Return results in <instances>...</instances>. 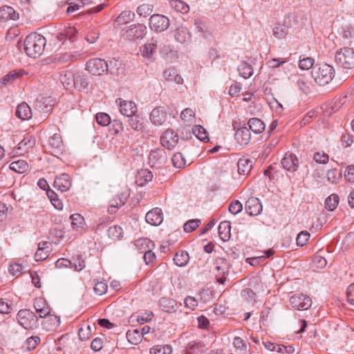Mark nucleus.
<instances>
[{
	"mask_svg": "<svg viewBox=\"0 0 354 354\" xmlns=\"http://www.w3.org/2000/svg\"><path fill=\"white\" fill-rule=\"evenodd\" d=\"M24 45L26 55L35 59L43 54L46 45V39L44 36L34 32L26 37Z\"/></svg>",
	"mask_w": 354,
	"mask_h": 354,
	"instance_id": "1",
	"label": "nucleus"
},
{
	"mask_svg": "<svg viewBox=\"0 0 354 354\" xmlns=\"http://www.w3.org/2000/svg\"><path fill=\"white\" fill-rule=\"evenodd\" d=\"M311 75L315 82L319 86L328 84L335 76L334 68L327 64H319L313 67Z\"/></svg>",
	"mask_w": 354,
	"mask_h": 354,
	"instance_id": "2",
	"label": "nucleus"
},
{
	"mask_svg": "<svg viewBox=\"0 0 354 354\" xmlns=\"http://www.w3.org/2000/svg\"><path fill=\"white\" fill-rule=\"evenodd\" d=\"M335 62L340 66L346 69L354 68V49L344 47L335 53Z\"/></svg>",
	"mask_w": 354,
	"mask_h": 354,
	"instance_id": "3",
	"label": "nucleus"
},
{
	"mask_svg": "<svg viewBox=\"0 0 354 354\" xmlns=\"http://www.w3.org/2000/svg\"><path fill=\"white\" fill-rule=\"evenodd\" d=\"M167 155L165 149L158 148L151 150L149 155V165L152 168H162L167 163Z\"/></svg>",
	"mask_w": 354,
	"mask_h": 354,
	"instance_id": "4",
	"label": "nucleus"
},
{
	"mask_svg": "<svg viewBox=\"0 0 354 354\" xmlns=\"http://www.w3.org/2000/svg\"><path fill=\"white\" fill-rule=\"evenodd\" d=\"M107 62L102 59L93 58L86 62V70L93 75H100L107 72Z\"/></svg>",
	"mask_w": 354,
	"mask_h": 354,
	"instance_id": "5",
	"label": "nucleus"
},
{
	"mask_svg": "<svg viewBox=\"0 0 354 354\" xmlns=\"http://www.w3.org/2000/svg\"><path fill=\"white\" fill-rule=\"evenodd\" d=\"M169 26V19L159 14L153 15L149 19V26L151 30L156 32H161L168 28Z\"/></svg>",
	"mask_w": 354,
	"mask_h": 354,
	"instance_id": "6",
	"label": "nucleus"
},
{
	"mask_svg": "<svg viewBox=\"0 0 354 354\" xmlns=\"http://www.w3.org/2000/svg\"><path fill=\"white\" fill-rule=\"evenodd\" d=\"M290 303L293 308L300 310H305L311 306L312 300L307 295L296 294L290 297Z\"/></svg>",
	"mask_w": 354,
	"mask_h": 354,
	"instance_id": "7",
	"label": "nucleus"
},
{
	"mask_svg": "<svg viewBox=\"0 0 354 354\" xmlns=\"http://www.w3.org/2000/svg\"><path fill=\"white\" fill-rule=\"evenodd\" d=\"M178 142V136L172 129L166 130L160 137V142L164 148L173 149Z\"/></svg>",
	"mask_w": 354,
	"mask_h": 354,
	"instance_id": "8",
	"label": "nucleus"
},
{
	"mask_svg": "<svg viewBox=\"0 0 354 354\" xmlns=\"http://www.w3.org/2000/svg\"><path fill=\"white\" fill-rule=\"evenodd\" d=\"M147 34V27L143 24H133L127 30L125 35L130 40L143 38Z\"/></svg>",
	"mask_w": 354,
	"mask_h": 354,
	"instance_id": "9",
	"label": "nucleus"
},
{
	"mask_svg": "<svg viewBox=\"0 0 354 354\" xmlns=\"http://www.w3.org/2000/svg\"><path fill=\"white\" fill-rule=\"evenodd\" d=\"M34 313L28 309H22L17 313V319L20 325H21L26 330L32 328L30 322H35Z\"/></svg>",
	"mask_w": 354,
	"mask_h": 354,
	"instance_id": "10",
	"label": "nucleus"
},
{
	"mask_svg": "<svg viewBox=\"0 0 354 354\" xmlns=\"http://www.w3.org/2000/svg\"><path fill=\"white\" fill-rule=\"evenodd\" d=\"M281 163L285 169L290 172L296 171L299 167V160L293 153H286Z\"/></svg>",
	"mask_w": 354,
	"mask_h": 354,
	"instance_id": "11",
	"label": "nucleus"
},
{
	"mask_svg": "<svg viewBox=\"0 0 354 354\" xmlns=\"http://www.w3.org/2000/svg\"><path fill=\"white\" fill-rule=\"evenodd\" d=\"M263 206L259 198H250L245 203V210L250 216H257L262 212Z\"/></svg>",
	"mask_w": 354,
	"mask_h": 354,
	"instance_id": "12",
	"label": "nucleus"
},
{
	"mask_svg": "<svg viewBox=\"0 0 354 354\" xmlns=\"http://www.w3.org/2000/svg\"><path fill=\"white\" fill-rule=\"evenodd\" d=\"M72 185L71 179L68 174L63 173L57 176L54 181V187L62 192H66L70 189Z\"/></svg>",
	"mask_w": 354,
	"mask_h": 354,
	"instance_id": "13",
	"label": "nucleus"
},
{
	"mask_svg": "<svg viewBox=\"0 0 354 354\" xmlns=\"http://www.w3.org/2000/svg\"><path fill=\"white\" fill-rule=\"evenodd\" d=\"M146 221L151 225H159L163 221V216L161 209L153 208L149 211L145 216Z\"/></svg>",
	"mask_w": 354,
	"mask_h": 354,
	"instance_id": "14",
	"label": "nucleus"
},
{
	"mask_svg": "<svg viewBox=\"0 0 354 354\" xmlns=\"http://www.w3.org/2000/svg\"><path fill=\"white\" fill-rule=\"evenodd\" d=\"M120 101V113L126 116H133L137 112V106L136 104L132 101H125L119 98L116 100Z\"/></svg>",
	"mask_w": 354,
	"mask_h": 354,
	"instance_id": "15",
	"label": "nucleus"
},
{
	"mask_svg": "<svg viewBox=\"0 0 354 354\" xmlns=\"http://www.w3.org/2000/svg\"><path fill=\"white\" fill-rule=\"evenodd\" d=\"M151 122L156 125L163 124L167 120V113L162 107L153 109L150 114Z\"/></svg>",
	"mask_w": 354,
	"mask_h": 354,
	"instance_id": "16",
	"label": "nucleus"
},
{
	"mask_svg": "<svg viewBox=\"0 0 354 354\" xmlns=\"http://www.w3.org/2000/svg\"><path fill=\"white\" fill-rule=\"evenodd\" d=\"M234 138L241 145H246L251 139L250 129L246 127L238 129L234 134Z\"/></svg>",
	"mask_w": 354,
	"mask_h": 354,
	"instance_id": "17",
	"label": "nucleus"
},
{
	"mask_svg": "<svg viewBox=\"0 0 354 354\" xmlns=\"http://www.w3.org/2000/svg\"><path fill=\"white\" fill-rule=\"evenodd\" d=\"M35 145V140L32 136L25 137L15 148V152L18 154L26 153L29 149H31Z\"/></svg>",
	"mask_w": 354,
	"mask_h": 354,
	"instance_id": "18",
	"label": "nucleus"
},
{
	"mask_svg": "<svg viewBox=\"0 0 354 354\" xmlns=\"http://www.w3.org/2000/svg\"><path fill=\"white\" fill-rule=\"evenodd\" d=\"M34 307L41 318L46 317L50 313V309L47 302L43 298H36L34 301Z\"/></svg>",
	"mask_w": 354,
	"mask_h": 354,
	"instance_id": "19",
	"label": "nucleus"
},
{
	"mask_svg": "<svg viewBox=\"0 0 354 354\" xmlns=\"http://www.w3.org/2000/svg\"><path fill=\"white\" fill-rule=\"evenodd\" d=\"M263 344L268 351L279 353H292L294 351V348L292 346H286L283 344H277L270 342H263Z\"/></svg>",
	"mask_w": 354,
	"mask_h": 354,
	"instance_id": "20",
	"label": "nucleus"
},
{
	"mask_svg": "<svg viewBox=\"0 0 354 354\" xmlns=\"http://www.w3.org/2000/svg\"><path fill=\"white\" fill-rule=\"evenodd\" d=\"M136 183L138 186L142 187L152 180L153 174L149 169H145L138 171Z\"/></svg>",
	"mask_w": 354,
	"mask_h": 354,
	"instance_id": "21",
	"label": "nucleus"
},
{
	"mask_svg": "<svg viewBox=\"0 0 354 354\" xmlns=\"http://www.w3.org/2000/svg\"><path fill=\"white\" fill-rule=\"evenodd\" d=\"M19 18L17 13L12 7L4 6L0 8V19L3 21L9 19L16 20Z\"/></svg>",
	"mask_w": 354,
	"mask_h": 354,
	"instance_id": "22",
	"label": "nucleus"
},
{
	"mask_svg": "<svg viewBox=\"0 0 354 354\" xmlns=\"http://www.w3.org/2000/svg\"><path fill=\"white\" fill-rule=\"evenodd\" d=\"M214 268L217 272L216 276L227 275L229 273L230 264L226 259L222 257H218L214 261Z\"/></svg>",
	"mask_w": 354,
	"mask_h": 354,
	"instance_id": "23",
	"label": "nucleus"
},
{
	"mask_svg": "<svg viewBox=\"0 0 354 354\" xmlns=\"http://www.w3.org/2000/svg\"><path fill=\"white\" fill-rule=\"evenodd\" d=\"M32 111L28 104L26 102L18 105L16 110V115L22 120H29L32 118Z\"/></svg>",
	"mask_w": 354,
	"mask_h": 354,
	"instance_id": "24",
	"label": "nucleus"
},
{
	"mask_svg": "<svg viewBox=\"0 0 354 354\" xmlns=\"http://www.w3.org/2000/svg\"><path fill=\"white\" fill-rule=\"evenodd\" d=\"M175 39L180 44H187L191 40V35L186 27L178 28L175 31Z\"/></svg>",
	"mask_w": 354,
	"mask_h": 354,
	"instance_id": "25",
	"label": "nucleus"
},
{
	"mask_svg": "<svg viewBox=\"0 0 354 354\" xmlns=\"http://www.w3.org/2000/svg\"><path fill=\"white\" fill-rule=\"evenodd\" d=\"M253 166V161L248 158H240L237 162L238 171L239 174L247 175L249 174Z\"/></svg>",
	"mask_w": 354,
	"mask_h": 354,
	"instance_id": "26",
	"label": "nucleus"
},
{
	"mask_svg": "<svg viewBox=\"0 0 354 354\" xmlns=\"http://www.w3.org/2000/svg\"><path fill=\"white\" fill-rule=\"evenodd\" d=\"M248 125L249 129L256 134L262 133L266 128L264 122L257 118H250L248 122Z\"/></svg>",
	"mask_w": 354,
	"mask_h": 354,
	"instance_id": "27",
	"label": "nucleus"
},
{
	"mask_svg": "<svg viewBox=\"0 0 354 354\" xmlns=\"http://www.w3.org/2000/svg\"><path fill=\"white\" fill-rule=\"evenodd\" d=\"M127 122L131 128L135 131H142L144 128V119L139 115H134L133 116L127 117Z\"/></svg>",
	"mask_w": 354,
	"mask_h": 354,
	"instance_id": "28",
	"label": "nucleus"
},
{
	"mask_svg": "<svg viewBox=\"0 0 354 354\" xmlns=\"http://www.w3.org/2000/svg\"><path fill=\"white\" fill-rule=\"evenodd\" d=\"M218 234L221 239L223 241H227L231 236V223L225 221L221 222L218 225Z\"/></svg>",
	"mask_w": 354,
	"mask_h": 354,
	"instance_id": "29",
	"label": "nucleus"
},
{
	"mask_svg": "<svg viewBox=\"0 0 354 354\" xmlns=\"http://www.w3.org/2000/svg\"><path fill=\"white\" fill-rule=\"evenodd\" d=\"M173 260L177 266L184 267L189 261V255L185 250H179L174 255Z\"/></svg>",
	"mask_w": 354,
	"mask_h": 354,
	"instance_id": "30",
	"label": "nucleus"
},
{
	"mask_svg": "<svg viewBox=\"0 0 354 354\" xmlns=\"http://www.w3.org/2000/svg\"><path fill=\"white\" fill-rule=\"evenodd\" d=\"M46 319L44 322L43 324L44 326V328L46 330H53L56 329L57 327H58L60 324V319L59 317L53 315H50V313L44 317Z\"/></svg>",
	"mask_w": 354,
	"mask_h": 354,
	"instance_id": "31",
	"label": "nucleus"
},
{
	"mask_svg": "<svg viewBox=\"0 0 354 354\" xmlns=\"http://www.w3.org/2000/svg\"><path fill=\"white\" fill-rule=\"evenodd\" d=\"M9 167L18 174H23L28 170V165L25 160H19L11 162Z\"/></svg>",
	"mask_w": 354,
	"mask_h": 354,
	"instance_id": "32",
	"label": "nucleus"
},
{
	"mask_svg": "<svg viewBox=\"0 0 354 354\" xmlns=\"http://www.w3.org/2000/svg\"><path fill=\"white\" fill-rule=\"evenodd\" d=\"M238 71L240 75L244 79H248L253 75V68L250 64L245 62L240 64L238 67Z\"/></svg>",
	"mask_w": 354,
	"mask_h": 354,
	"instance_id": "33",
	"label": "nucleus"
},
{
	"mask_svg": "<svg viewBox=\"0 0 354 354\" xmlns=\"http://www.w3.org/2000/svg\"><path fill=\"white\" fill-rule=\"evenodd\" d=\"M74 77L75 75H73L71 72H66L63 74H61L60 81L66 89H70L73 86Z\"/></svg>",
	"mask_w": 354,
	"mask_h": 354,
	"instance_id": "34",
	"label": "nucleus"
},
{
	"mask_svg": "<svg viewBox=\"0 0 354 354\" xmlns=\"http://www.w3.org/2000/svg\"><path fill=\"white\" fill-rule=\"evenodd\" d=\"M40 342V337L38 336H31L26 339L22 345V348L26 351H30L35 348Z\"/></svg>",
	"mask_w": 354,
	"mask_h": 354,
	"instance_id": "35",
	"label": "nucleus"
},
{
	"mask_svg": "<svg viewBox=\"0 0 354 354\" xmlns=\"http://www.w3.org/2000/svg\"><path fill=\"white\" fill-rule=\"evenodd\" d=\"M192 132L195 136L203 142L209 141V137L206 129L201 125H195L192 128Z\"/></svg>",
	"mask_w": 354,
	"mask_h": 354,
	"instance_id": "36",
	"label": "nucleus"
},
{
	"mask_svg": "<svg viewBox=\"0 0 354 354\" xmlns=\"http://www.w3.org/2000/svg\"><path fill=\"white\" fill-rule=\"evenodd\" d=\"M48 145L52 149H61L63 146L62 136L58 133L53 134L49 138Z\"/></svg>",
	"mask_w": 354,
	"mask_h": 354,
	"instance_id": "37",
	"label": "nucleus"
},
{
	"mask_svg": "<svg viewBox=\"0 0 354 354\" xmlns=\"http://www.w3.org/2000/svg\"><path fill=\"white\" fill-rule=\"evenodd\" d=\"M23 73H24V71H10L9 73H8L7 75H6L5 76H3L1 78V83L4 86H6L8 84L15 81V80H17V78L21 77Z\"/></svg>",
	"mask_w": 354,
	"mask_h": 354,
	"instance_id": "38",
	"label": "nucleus"
},
{
	"mask_svg": "<svg viewBox=\"0 0 354 354\" xmlns=\"http://www.w3.org/2000/svg\"><path fill=\"white\" fill-rule=\"evenodd\" d=\"M88 85V78L80 73H76L74 77L73 86L78 88L79 89L86 88Z\"/></svg>",
	"mask_w": 354,
	"mask_h": 354,
	"instance_id": "39",
	"label": "nucleus"
},
{
	"mask_svg": "<svg viewBox=\"0 0 354 354\" xmlns=\"http://www.w3.org/2000/svg\"><path fill=\"white\" fill-rule=\"evenodd\" d=\"M134 15V13L130 10H124L116 18L115 23L118 24H127L133 19Z\"/></svg>",
	"mask_w": 354,
	"mask_h": 354,
	"instance_id": "40",
	"label": "nucleus"
},
{
	"mask_svg": "<svg viewBox=\"0 0 354 354\" xmlns=\"http://www.w3.org/2000/svg\"><path fill=\"white\" fill-rule=\"evenodd\" d=\"M136 246L141 251L147 250L154 248V243L147 238L140 239L136 241Z\"/></svg>",
	"mask_w": 354,
	"mask_h": 354,
	"instance_id": "41",
	"label": "nucleus"
},
{
	"mask_svg": "<svg viewBox=\"0 0 354 354\" xmlns=\"http://www.w3.org/2000/svg\"><path fill=\"white\" fill-rule=\"evenodd\" d=\"M326 177L329 183L336 184L342 179V173L337 169H331L327 171Z\"/></svg>",
	"mask_w": 354,
	"mask_h": 354,
	"instance_id": "42",
	"label": "nucleus"
},
{
	"mask_svg": "<svg viewBox=\"0 0 354 354\" xmlns=\"http://www.w3.org/2000/svg\"><path fill=\"white\" fill-rule=\"evenodd\" d=\"M71 268L76 271H81L85 268V261L82 257L80 254L73 257L71 260Z\"/></svg>",
	"mask_w": 354,
	"mask_h": 354,
	"instance_id": "43",
	"label": "nucleus"
},
{
	"mask_svg": "<svg viewBox=\"0 0 354 354\" xmlns=\"http://www.w3.org/2000/svg\"><path fill=\"white\" fill-rule=\"evenodd\" d=\"M108 236L113 240H118L122 237L123 230L118 225H113L108 230Z\"/></svg>",
	"mask_w": 354,
	"mask_h": 354,
	"instance_id": "44",
	"label": "nucleus"
},
{
	"mask_svg": "<svg viewBox=\"0 0 354 354\" xmlns=\"http://www.w3.org/2000/svg\"><path fill=\"white\" fill-rule=\"evenodd\" d=\"M127 198H128V194H127L125 193H122V196L119 197V202L111 203V204L110 205V206L108 208L109 213H110V214L115 213L116 210L119 208V207H121L126 203Z\"/></svg>",
	"mask_w": 354,
	"mask_h": 354,
	"instance_id": "45",
	"label": "nucleus"
},
{
	"mask_svg": "<svg viewBox=\"0 0 354 354\" xmlns=\"http://www.w3.org/2000/svg\"><path fill=\"white\" fill-rule=\"evenodd\" d=\"M339 203V196L335 194L330 195L325 201L326 208L329 211L334 210Z\"/></svg>",
	"mask_w": 354,
	"mask_h": 354,
	"instance_id": "46",
	"label": "nucleus"
},
{
	"mask_svg": "<svg viewBox=\"0 0 354 354\" xmlns=\"http://www.w3.org/2000/svg\"><path fill=\"white\" fill-rule=\"evenodd\" d=\"M172 348L169 345H157L150 349L151 354H171Z\"/></svg>",
	"mask_w": 354,
	"mask_h": 354,
	"instance_id": "47",
	"label": "nucleus"
},
{
	"mask_svg": "<svg viewBox=\"0 0 354 354\" xmlns=\"http://www.w3.org/2000/svg\"><path fill=\"white\" fill-rule=\"evenodd\" d=\"M157 48V42L153 39H151V41L147 42L143 48L142 50V55L145 57H150L154 53L155 50Z\"/></svg>",
	"mask_w": 354,
	"mask_h": 354,
	"instance_id": "48",
	"label": "nucleus"
},
{
	"mask_svg": "<svg viewBox=\"0 0 354 354\" xmlns=\"http://www.w3.org/2000/svg\"><path fill=\"white\" fill-rule=\"evenodd\" d=\"M144 334L145 333H125V337L131 344L137 345L142 341Z\"/></svg>",
	"mask_w": 354,
	"mask_h": 354,
	"instance_id": "49",
	"label": "nucleus"
},
{
	"mask_svg": "<svg viewBox=\"0 0 354 354\" xmlns=\"http://www.w3.org/2000/svg\"><path fill=\"white\" fill-rule=\"evenodd\" d=\"M171 5L177 12L183 14L188 12L189 10V6L186 3L180 0H173Z\"/></svg>",
	"mask_w": 354,
	"mask_h": 354,
	"instance_id": "50",
	"label": "nucleus"
},
{
	"mask_svg": "<svg viewBox=\"0 0 354 354\" xmlns=\"http://www.w3.org/2000/svg\"><path fill=\"white\" fill-rule=\"evenodd\" d=\"M175 301L170 299L162 298L160 300V305L164 311L171 313L174 311Z\"/></svg>",
	"mask_w": 354,
	"mask_h": 354,
	"instance_id": "51",
	"label": "nucleus"
},
{
	"mask_svg": "<svg viewBox=\"0 0 354 354\" xmlns=\"http://www.w3.org/2000/svg\"><path fill=\"white\" fill-rule=\"evenodd\" d=\"M153 6L150 4H142L136 9V12L144 17L150 15L153 12Z\"/></svg>",
	"mask_w": 354,
	"mask_h": 354,
	"instance_id": "52",
	"label": "nucleus"
},
{
	"mask_svg": "<svg viewBox=\"0 0 354 354\" xmlns=\"http://www.w3.org/2000/svg\"><path fill=\"white\" fill-rule=\"evenodd\" d=\"M47 195L50 200L53 206L57 209H62L63 207V204L62 201L57 198V194L54 192L53 190H48L47 192Z\"/></svg>",
	"mask_w": 354,
	"mask_h": 354,
	"instance_id": "53",
	"label": "nucleus"
},
{
	"mask_svg": "<svg viewBox=\"0 0 354 354\" xmlns=\"http://www.w3.org/2000/svg\"><path fill=\"white\" fill-rule=\"evenodd\" d=\"M121 66V62L117 59H112L107 63V72L116 75H119V68Z\"/></svg>",
	"mask_w": 354,
	"mask_h": 354,
	"instance_id": "54",
	"label": "nucleus"
},
{
	"mask_svg": "<svg viewBox=\"0 0 354 354\" xmlns=\"http://www.w3.org/2000/svg\"><path fill=\"white\" fill-rule=\"evenodd\" d=\"M313 160L317 163L325 165L329 161V156L324 151H317L313 154Z\"/></svg>",
	"mask_w": 354,
	"mask_h": 354,
	"instance_id": "55",
	"label": "nucleus"
},
{
	"mask_svg": "<svg viewBox=\"0 0 354 354\" xmlns=\"http://www.w3.org/2000/svg\"><path fill=\"white\" fill-rule=\"evenodd\" d=\"M287 34L288 28L284 25L279 24L273 28V35L279 39L284 38Z\"/></svg>",
	"mask_w": 354,
	"mask_h": 354,
	"instance_id": "56",
	"label": "nucleus"
},
{
	"mask_svg": "<svg viewBox=\"0 0 354 354\" xmlns=\"http://www.w3.org/2000/svg\"><path fill=\"white\" fill-rule=\"evenodd\" d=\"M171 161L173 165L176 168H182L185 165V160L181 153H176L172 158Z\"/></svg>",
	"mask_w": 354,
	"mask_h": 354,
	"instance_id": "57",
	"label": "nucleus"
},
{
	"mask_svg": "<svg viewBox=\"0 0 354 354\" xmlns=\"http://www.w3.org/2000/svg\"><path fill=\"white\" fill-rule=\"evenodd\" d=\"M97 122L101 126H107L111 123L110 116L105 113H98L95 115Z\"/></svg>",
	"mask_w": 354,
	"mask_h": 354,
	"instance_id": "58",
	"label": "nucleus"
},
{
	"mask_svg": "<svg viewBox=\"0 0 354 354\" xmlns=\"http://www.w3.org/2000/svg\"><path fill=\"white\" fill-rule=\"evenodd\" d=\"M201 223V220L199 219H192L187 221L183 226L184 230L186 232H192L194 230H196Z\"/></svg>",
	"mask_w": 354,
	"mask_h": 354,
	"instance_id": "59",
	"label": "nucleus"
},
{
	"mask_svg": "<svg viewBox=\"0 0 354 354\" xmlns=\"http://www.w3.org/2000/svg\"><path fill=\"white\" fill-rule=\"evenodd\" d=\"M71 225L73 228L82 227L84 223V217L80 214H74L71 216Z\"/></svg>",
	"mask_w": 354,
	"mask_h": 354,
	"instance_id": "60",
	"label": "nucleus"
},
{
	"mask_svg": "<svg viewBox=\"0 0 354 354\" xmlns=\"http://www.w3.org/2000/svg\"><path fill=\"white\" fill-rule=\"evenodd\" d=\"M233 344L236 350H239L243 354L247 351V344L246 342L239 337H236L234 339Z\"/></svg>",
	"mask_w": 354,
	"mask_h": 354,
	"instance_id": "61",
	"label": "nucleus"
},
{
	"mask_svg": "<svg viewBox=\"0 0 354 354\" xmlns=\"http://www.w3.org/2000/svg\"><path fill=\"white\" fill-rule=\"evenodd\" d=\"M310 234L307 231H301L297 237V244L299 246L306 245L307 241L309 240Z\"/></svg>",
	"mask_w": 354,
	"mask_h": 354,
	"instance_id": "62",
	"label": "nucleus"
},
{
	"mask_svg": "<svg viewBox=\"0 0 354 354\" xmlns=\"http://www.w3.org/2000/svg\"><path fill=\"white\" fill-rule=\"evenodd\" d=\"M241 296L244 300L247 301H255V293L252 289L249 288L243 289L241 292Z\"/></svg>",
	"mask_w": 354,
	"mask_h": 354,
	"instance_id": "63",
	"label": "nucleus"
},
{
	"mask_svg": "<svg viewBox=\"0 0 354 354\" xmlns=\"http://www.w3.org/2000/svg\"><path fill=\"white\" fill-rule=\"evenodd\" d=\"M153 316L151 312H145L136 316V319L140 324H144L146 322H149Z\"/></svg>",
	"mask_w": 354,
	"mask_h": 354,
	"instance_id": "64",
	"label": "nucleus"
}]
</instances>
